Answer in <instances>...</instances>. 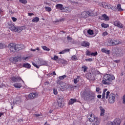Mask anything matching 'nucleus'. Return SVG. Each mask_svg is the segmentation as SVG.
<instances>
[{"label":"nucleus","mask_w":125,"mask_h":125,"mask_svg":"<svg viewBox=\"0 0 125 125\" xmlns=\"http://www.w3.org/2000/svg\"><path fill=\"white\" fill-rule=\"evenodd\" d=\"M109 95H110V91H108L107 92H106V96H105L106 99H108V98H109Z\"/></svg>","instance_id":"nucleus-49"},{"label":"nucleus","mask_w":125,"mask_h":125,"mask_svg":"<svg viewBox=\"0 0 125 125\" xmlns=\"http://www.w3.org/2000/svg\"><path fill=\"white\" fill-rule=\"evenodd\" d=\"M38 64L39 66H47V62L43 60H38Z\"/></svg>","instance_id":"nucleus-12"},{"label":"nucleus","mask_w":125,"mask_h":125,"mask_svg":"<svg viewBox=\"0 0 125 125\" xmlns=\"http://www.w3.org/2000/svg\"><path fill=\"white\" fill-rule=\"evenodd\" d=\"M102 35L103 37H105V36L108 35V32H107V31H105L103 33Z\"/></svg>","instance_id":"nucleus-56"},{"label":"nucleus","mask_w":125,"mask_h":125,"mask_svg":"<svg viewBox=\"0 0 125 125\" xmlns=\"http://www.w3.org/2000/svg\"><path fill=\"white\" fill-rule=\"evenodd\" d=\"M81 15L83 18H85L87 17V11H84L82 13Z\"/></svg>","instance_id":"nucleus-30"},{"label":"nucleus","mask_w":125,"mask_h":125,"mask_svg":"<svg viewBox=\"0 0 125 125\" xmlns=\"http://www.w3.org/2000/svg\"><path fill=\"white\" fill-rule=\"evenodd\" d=\"M101 90V89L98 87H96V92H98V93H99L100 94H101V91H100Z\"/></svg>","instance_id":"nucleus-44"},{"label":"nucleus","mask_w":125,"mask_h":125,"mask_svg":"<svg viewBox=\"0 0 125 125\" xmlns=\"http://www.w3.org/2000/svg\"><path fill=\"white\" fill-rule=\"evenodd\" d=\"M67 41H72L73 40V39L71 38V37L70 36H67Z\"/></svg>","instance_id":"nucleus-59"},{"label":"nucleus","mask_w":125,"mask_h":125,"mask_svg":"<svg viewBox=\"0 0 125 125\" xmlns=\"http://www.w3.org/2000/svg\"><path fill=\"white\" fill-rule=\"evenodd\" d=\"M123 104H125V95L123 96Z\"/></svg>","instance_id":"nucleus-60"},{"label":"nucleus","mask_w":125,"mask_h":125,"mask_svg":"<svg viewBox=\"0 0 125 125\" xmlns=\"http://www.w3.org/2000/svg\"><path fill=\"white\" fill-rule=\"evenodd\" d=\"M23 68H26V69H30L31 68V64L29 63H24L22 65Z\"/></svg>","instance_id":"nucleus-22"},{"label":"nucleus","mask_w":125,"mask_h":125,"mask_svg":"<svg viewBox=\"0 0 125 125\" xmlns=\"http://www.w3.org/2000/svg\"><path fill=\"white\" fill-rule=\"evenodd\" d=\"M113 24L114 26H116V27H118V28H121V29L124 28V26L123 25V24L121 23V22L119 21H115L113 22Z\"/></svg>","instance_id":"nucleus-13"},{"label":"nucleus","mask_w":125,"mask_h":125,"mask_svg":"<svg viewBox=\"0 0 125 125\" xmlns=\"http://www.w3.org/2000/svg\"><path fill=\"white\" fill-rule=\"evenodd\" d=\"M13 86L16 88H21V87H22V84L21 83H14L13 84Z\"/></svg>","instance_id":"nucleus-21"},{"label":"nucleus","mask_w":125,"mask_h":125,"mask_svg":"<svg viewBox=\"0 0 125 125\" xmlns=\"http://www.w3.org/2000/svg\"><path fill=\"white\" fill-rule=\"evenodd\" d=\"M42 47L43 50H45L46 51H49L50 50V49L46 47V46H42Z\"/></svg>","instance_id":"nucleus-33"},{"label":"nucleus","mask_w":125,"mask_h":125,"mask_svg":"<svg viewBox=\"0 0 125 125\" xmlns=\"http://www.w3.org/2000/svg\"><path fill=\"white\" fill-rule=\"evenodd\" d=\"M121 125V119H116L113 122H109L107 125Z\"/></svg>","instance_id":"nucleus-7"},{"label":"nucleus","mask_w":125,"mask_h":125,"mask_svg":"<svg viewBox=\"0 0 125 125\" xmlns=\"http://www.w3.org/2000/svg\"><path fill=\"white\" fill-rule=\"evenodd\" d=\"M71 60L73 61H77V60H78V58L76 56V55H73L71 57Z\"/></svg>","instance_id":"nucleus-37"},{"label":"nucleus","mask_w":125,"mask_h":125,"mask_svg":"<svg viewBox=\"0 0 125 125\" xmlns=\"http://www.w3.org/2000/svg\"><path fill=\"white\" fill-rule=\"evenodd\" d=\"M31 51H34V52H35V51H36V50H38V51H39V53H42V50H41L40 49V48L39 47H37L36 48V49H31Z\"/></svg>","instance_id":"nucleus-31"},{"label":"nucleus","mask_w":125,"mask_h":125,"mask_svg":"<svg viewBox=\"0 0 125 125\" xmlns=\"http://www.w3.org/2000/svg\"><path fill=\"white\" fill-rule=\"evenodd\" d=\"M83 98L85 101H91L94 102L95 101V93L93 92H85L83 93Z\"/></svg>","instance_id":"nucleus-1"},{"label":"nucleus","mask_w":125,"mask_h":125,"mask_svg":"<svg viewBox=\"0 0 125 125\" xmlns=\"http://www.w3.org/2000/svg\"><path fill=\"white\" fill-rule=\"evenodd\" d=\"M73 82L75 83H78V82H79V80H78V78L74 79L73 80Z\"/></svg>","instance_id":"nucleus-58"},{"label":"nucleus","mask_w":125,"mask_h":125,"mask_svg":"<svg viewBox=\"0 0 125 125\" xmlns=\"http://www.w3.org/2000/svg\"><path fill=\"white\" fill-rule=\"evenodd\" d=\"M53 92H54V94H55V95H57L58 92L57 91V89H53Z\"/></svg>","instance_id":"nucleus-53"},{"label":"nucleus","mask_w":125,"mask_h":125,"mask_svg":"<svg viewBox=\"0 0 125 125\" xmlns=\"http://www.w3.org/2000/svg\"><path fill=\"white\" fill-rule=\"evenodd\" d=\"M86 62H92L93 60L92 58L86 59L85 60Z\"/></svg>","instance_id":"nucleus-50"},{"label":"nucleus","mask_w":125,"mask_h":125,"mask_svg":"<svg viewBox=\"0 0 125 125\" xmlns=\"http://www.w3.org/2000/svg\"><path fill=\"white\" fill-rule=\"evenodd\" d=\"M113 62L115 63H120V60H114V61H113Z\"/></svg>","instance_id":"nucleus-62"},{"label":"nucleus","mask_w":125,"mask_h":125,"mask_svg":"<svg viewBox=\"0 0 125 125\" xmlns=\"http://www.w3.org/2000/svg\"><path fill=\"white\" fill-rule=\"evenodd\" d=\"M12 19L13 22H16V21H17V19L15 17H12Z\"/></svg>","instance_id":"nucleus-61"},{"label":"nucleus","mask_w":125,"mask_h":125,"mask_svg":"<svg viewBox=\"0 0 125 125\" xmlns=\"http://www.w3.org/2000/svg\"><path fill=\"white\" fill-rule=\"evenodd\" d=\"M10 50L12 52H15V51H19V50H21L24 48V45L15 44L14 43H10L9 44Z\"/></svg>","instance_id":"nucleus-3"},{"label":"nucleus","mask_w":125,"mask_h":125,"mask_svg":"<svg viewBox=\"0 0 125 125\" xmlns=\"http://www.w3.org/2000/svg\"><path fill=\"white\" fill-rule=\"evenodd\" d=\"M71 3L78 4V2H76V1H73V0L71 1Z\"/></svg>","instance_id":"nucleus-64"},{"label":"nucleus","mask_w":125,"mask_h":125,"mask_svg":"<svg viewBox=\"0 0 125 125\" xmlns=\"http://www.w3.org/2000/svg\"><path fill=\"white\" fill-rule=\"evenodd\" d=\"M115 80V76L112 74H106L104 76V79L102 81L103 84L109 85L113 81Z\"/></svg>","instance_id":"nucleus-2"},{"label":"nucleus","mask_w":125,"mask_h":125,"mask_svg":"<svg viewBox=\"0 0 125 125\" xmlns=\"http://www.w3.org/2000/svg\"><path fill=\"white\" fill-rule=\"evenodd\" d=\"M11 80L13 83H16L17 82V78L15 77L11 78Z\"/></svg>","instance_id":"nucleus-36"},{"label":"nucleus","mask_w":125,"mask_h":125,"mask_svg":"<svg viewBox=\"0 0 125 125\" xmlns=\"http://www.w3.org/2000/svg\"><path fill=\"white\" fill-rule=\"evenodd\" d=\"M17 82H20V81H22L23 83H24V81L22 80V79L20 77H17Z\"/></svg>","instance_id":"nucleus-54"},{"label":"nucleus","mask_w":125,"mask_h":125,"mask_svg":"<svg viewBox=\"0 0 125 125\" xmlns=\"http://www.w3.org/2000/svg\"><path fill=\"white\" fill-rule=\"evenodd\" d=\"M106 91H107V89H104L103 91V94H102V98L104 99L105 98V95Z\"/></svg>","instance_id":"nucleus-38"},{"label":"nucleus","mask_w":125,"mask_h":125,"mask_svg":"<svg viewBox=\"0 0 125 125\" xmlns=\"http://www.w3.org/2000/svg\"><path fill=\"white\" fill-rule=\"evenodd\" d=\"M5 47V44L4 43H0V49H2V48H4Z\"/></svg>","instance_id":"nucleus-45"},{"label":"nucleus","mask_w":125,"mask_h":125,"mask_svg":"<svg viewBox=\"0 0 125 125\" xmlns=\"http://www.w3.org/2000/svg\"><path fill=\"white\" fill-rule=\"evenodd\" d=\"M69 51H70V49H65L61 52H60L59 54H64V53H66V52H69Z\"/></svg>","instance_id":"nucleus-27"},{"label":"nucleus","mask_w":125,"mask_h":125,"mask_svg":"<svg viewBox=\"0 0 125 125\" xmlns=\"http://www.w3.org/2000/svg\"><path fill=\"white\" fill-rule=\"evenodd\" d=\"M97 54H98V53H97V52H95L94 53H91L92 56H96Z\"/></svg>","instance_id":"nucleus-57"},{"label":"nucleus","mask_w":125,"mask_h":125,"mask_svg":"<svg viewBox=\"0 0 125 125\" xmlns=\"http://www.w3.org/2000/svg\"><path fill=\"white\" fill-rule=\"evenodd\" d=\"M56 8L57 9H60V10H64V7L62 4H58L56 5Z\"/></svg>","instance_id":"nucleus-18"},{"label":"nucleus","mask_w":125,"mask_h":125,"mask_svg":"<svg viewBox=\"0 0 125 125\" xmlns=\"http://www.w3.org/2000/svg\"><path fill=\"white\" fill-rule=\"evenodd\" d=\"M89 81H95V74L93 73H88L86 76Z\"/></svg>","instance_id":"nucleus-5"},{"label":"nucleus","mask_w":125,"mask_h":125,"mask_svg":"<svg viewBox=\"0 0 125 125\" xmlns=\"http://www.w3.org/2000/svg\"><path fill=\"white\" fill-rule=\"evenodd\" d=\"M87 69H88V67H87V66L85 65H83L82 67V71H83L84 72H86V71L87 70Z\"/></svg>","instance_id":"nucleus-32"},{"label":"nucleus","mask_w":125,"mask_h":125,"mask_svg":"<svg viewBox=\"0 0 125 125\" xmlns=\"http://www.w3.org/2000/svg\"><path fill=\"white\" fill-rule=\"evenodd\" d=\"M87 33L88 34V35H93V30H91V29H89L87 31Z\"/></svg>","instance_id":"nucleus-42"},{"label":"nucleus","mask_w":125,"mask_h":125,"mask_svg":"<svg viewBox=\"0 0 125 125\" xmlns=\"http://www.w3.org/2000/svg\"><path fill=\"white\" fill-rule=\"evenodd\" d=\"M40 21V18H39V17H35L34 19H33L32 20V22H33V23H37V22H39Z\"/></svg>","instance_id":"nucleus-29"},{"label":"nucleus","mask_w":125,"mask_h":125,"mask_svg":"<svg viewBox=\"0 0 125 125\" xmlns=\"http://www.w3.org/2000/svg\"><path fill=\"white\" fill-rule=\"evenodd\" d=\"M58 58H59L58 56L55 55L53 58H52V59L54 60V61H56L58 60Z\"/></svg>","instance_id":"nucleus-46"},{"label":"nucleus","mask_w":125,"mask_h":125,"mask_svg":"<svg viewBox=\"0 0 125 125\" xmlns=\"http://www.w3.org/2000/svg\"><path fill=\"white\" fill-rule=\"evenodd\" d=\"M108 42L109 45H110V46H114L115 42H114V41H113V40H112V39H110L108 41Z\"/></svg>","instance_id":"nucleus-26"},{"label":"nucleus","mask_w":125,"mask_h":125,"mask_svg":"<svg viewBox=\"0 0 125 125\" xmlns=\"http://www.w3.org/2000/svg\"><path fill=\"white\" fill-rule=\"evenodd\" d=\"M102 4L104 8H107V5L108 4L107 3H106L105 2H103V4Z\"/></svg>","instance_id":"nucleus-40"},{"label":"nucleus","mask_w":125,"mask_h":125,"mask_svg":"<svg viewBox=\"0 0 125 125\" xmlns=\"http://www.w3.org/2000/svg\"><path fill=\"white\" fill-rule=\"evenodd\" d=\"M45 9L46 11H48V12H50V11H51L52 10L50 7H45Z\"/></svg>","instance_id":"nucleus-43"},{"label":"nucleus","mask_w":125,"mask_h":125,"mask_svg":"<svg viewBox=\"0 0 125 125\" xmlns=\"http://www.w3.org/2000/svg\"><path fill=\"white\" fill-rule=\"evenodd\" d=\"M28 16H32V15H34V13H28Z\"/></svg>","instance_id":"nucleus-63"},{"label":"nucleus","mask_w":125,"mask_h":125,"mask_svg":"<svg viewBox=\"0 0 125 125\" xmlns=\"http://www.w3.org/2000/svg\"><path fill=\"white\" fill-rule=\"evenodd\" d=\"M101 51L103 53H105V54H107V55H109L110 54V53H111V51L109 50H107L106 49V48H102L101 49Z\"/></svg>","instance_id":"nucleus-19"},{"label":"nucleus","mask_w":125,"mask_h":125,"mask_svg":"<svg viewBox=\"0 0 125 125\" xmlns=\"http://www.w3.org/2000/svg\"><path fill=\"white\" fill-rule=\"evenodd\" d=\"M75 102H77V99H71L68 103L69 105H73Z\"/></svg>","instance_id":"nucleus-23"},{"label":"nucleus","mask_w":125,"mask_h":125,"mask_svg":"<svg viewBox=\"0 0 125 125\" xmlns=\"http://www.w3.org/2000/svg\"><path fill=\"white\" fill-rule=\"evenodd\" d=\"M87 17H88V16H94V14L91 12L87 11Z\"/></svg>","instance_id":"nucleus-39"},{"label":"nucleus","mask_w":125,"mask_h":125,"mask_svg":"<svg viewBox=\"0 0 125 125\" xmlns=\"http://www.w3.org/2000/svg\"><path fill=\"white\" fill-rule=\"evenodd\" d=\"M10 30L11 31H13V32H17V33H20L21 31L24 29L23 26H17L16 27L13 24H10L9 27Z\"/></svg>","instance_id":"nucleus-4"},{"label":"nucleus","mask_w":125,"mask_h":125,"mask_svg":"<svg viewBox=\"0 0 125 125\" xmlns=\"http://www.w3.org/2000/svg\"><path fill=\"white\" fill-rule=\"evenodd\" d=\"M92 123H93V125H99L100 124L99 119L96 117L94 121H93V122H92Z\"/></svg>","instance_id":"nucleus-20"},{"label":"nucleus","mask_w":125,"mask_h":125,"mask_svg":"<svg viewBox=\"0 0 125 125\" xmlns=\"http://www.w3.org/2000/svg\"><path fill=\"white\" fill-rule=\"evenodd\" d=\"M99 18L101 20H105V21H109L110 20V18L105 14L102 15Z\"/></svg>","instance_id":"nucleus-14"},{"label":"nucleus","mask_w":125,"mask_h":125,"mask_svg":"<svg viewBox=\"0 0 125 125\" xmlns=\"http://www.w3.org/2000/svg\"><path fill=\"white\" fill-rule=\"evenodd\" d=\"M100 109L101 111V116H104V114H105V109L103 108L102 106L100 107Z\"/></svg>","instance_id":"nucleus-28"},{"label":"nucleus","mask_w":125,"mask_h":125,"mask_svg":"<svg viewBox=\"0 0 125 125\" xmlns=\"http://www.w3.org/2000/svg\"><path fill=\"white\" fill-rule=\"evenodd\" d=\"M65 78H67V76L65 75H63V76H60V77H59V79L60 80H64V79H65Z\"/></svg>","instance_id":"nucleus-48"},{"label":"nucleus","mask_w":125,"mask_h":125,"mask_svg":"<svg viewBox=\"0 0 125 125\" xmlns=\"http://www.w3.org/2000/svg\"><path fill=\"white\" fill-rule=\"evenodd\" d=\"M57 84L60 85L59 86L60 88H61L62 91H64V90L65 89V88H66V87H65V85H62V84H63V82H61L60 80H57Z\"/></svg>","instance_id":"nucleus-9"},{"label":"nucleus","mask_w":125,"mask_h":125,"mask_svg":"<svg viewBox=\"0 0 125 125\" xmlns=\"http://www.w3.org/2000/svg\"><path fill=\"white\" fill-rule=\"evenodd\" d=\"M115 42V45H118V44H120V43H121V42H120V41H119L118 40H115L113 41Z\"/></svg>","instance_id":"nucleus-35"},{"label":"nucleus","mask_w":125,"mask_h":125,"mask_svg":"<svg viewBox=\"0 0 125 125\" xmlns=\"http://www.w3.org/2000/svg\"><path fill=\"white\" fill-rule=\"evenodd\" d=\"M20 2H21V3H23V4H26L28 1L27 0H19Z\"/></svg>","instance_id":"nucleus-41"},{"label":"nucleus","mask_w":125,"mask_h":125,"mask_svg":"<svg viewBox=\"0 0 125 125\" xmlns=\"http://www.w3.org/2000/svg\"><path fill=\"white\" fill-rule=\"evenodd\" d=\"M39 96V92H35L30 93L28 95V98L29 99H35V98H37Z\"/></svg>","instance_id":"nucleus-6"},{"label":"nucleus","mask_w":125,"mask_h":125,"mask_svg":"<svg viewBox=\"0 0 125 125\" xmlns=\"http://www.w3.org/2000/svg\"><path fill=\"white\" fill-rule=\"evenodd\" d=\"M112 7H113L112 5H111L110 4H107L106 8H108V9H112Z\"/></svg>","instance_id":"nucleus-51"},{"label":"nucleus","mask_w":125,"mask_h":125,"mask_svg":"<svg viewBox=\"0 0 125 125\" xmlns=\"http://www.w3.org/2000/svg\"><path fill=\"white\" fill-rule=\"evenodd\" d=\"M86 55H87L88 56H89V55H91V52L87 50V51H86Z\"/></svg>","instance_id":"nucleus-55"},{"label":"nucleus","mask_w":125,"mask_h":125,"mask_svg":"<svg viewBox=\"0 0 125 125\" xmlns=\"http://www.w3.org/2000/svg\"><path fill=\"white\" fill-rule=\"evenodd\" d=\"M87 118L89 122H90L91 123L93 122V121H94V120L96 119V117H95V116L94 114H90V113L88 114Z\"/></svg>","instance_id":"nucleus-11"},{"label":"nucleus","mask_w":125,"mask_h":125,"mask_svg":"<svg viewBox=\"0 0 125 125\" xmlns=\"http://www.w3.org/2000/svg\"><path fill=\"white\" fill-rule=\"evenodd\" d=\"M101 26L102 28H108L109 27V24H105L104 23H102Z\"/></svg>","instance_id":"nucleus-34"},{"label":"nucleus","mask_w":125,"mask_h":125,"mask_svg":"<svg viewBox=\"0 0 125 125\" xmlns=\"http://www.w3.org/2000/svg\"><path fill=\"white\" fill-rule=\"evenodd\" d=\"M115 53L117 56H118V57L123 56V55H124V50L121 48H119L116 51Z\"/></svg>","instance_id":"nucleus-10"},{"label":"nucleus","mask_w":125,"mask_h":125,"mask_svg":"<svg viewBox=\"0 0 125 125\" xmlns=\"http://www.w3.org/2000/svg\"><path fill=\"white\" fill-rule=\"evenodd\" d=\"M117 9L120 12H122V11H124V9L122 8V6H121V4H118L117 5Z\"/></svg>","instance_id":"nucleus-24"},{"label":"nucleus","mask_w":125,"mask_h":125,"mask_svg":"<svg viewBox=\"0 0 125 125\" xmlns=\"http://www.w3.org/2000/svg\"><path fill=\"white\" fill-rule=\"evenodd\" d=\"M108 101L109 103H114L116 101V96L114 94H110L109 96Z\"/></svg>","instance_id":"nucleus-8"},{"label":"nucleus","mask_w":125,"mask_h":125,"mask_svg":"<svg viewBox=\"0 0 125 125\" xmlns=\"http://www.w3.org/2000/svg\"><path fill=\"white\" fill-rule=\"evenodd\" d=\"M13 61H15V62H18V61H21L22 58H21V56L15 57L14 58H12Z\"/></svg>","instance_id":"nucleus-17"},{"label":"nucleus","mask_w":125,"mask_h":125,"mask_svg":"<svg viewBox=\"0 0 125 125\" xmlns=\"http://www.w3.org/2000/svg\"><path fill=\"white\" fill-rule=\"evenodd\" d=\"M69 87H70L71 89H72V88L74 89L75 88V87H77V86L67 85V86H66V88H69Z\"/></svg>","instance_id":"nucleus-47"},{"label":"nucleus","mask_w":125,"mask_h":125,"mask_svg":"<svg viewBox=\"0 0 125 125\" xmlns=\"http://www.w3.org/2000/svg\"><path fill=\"white\" fill-rule=\"evenodd\" d=\"M63 101V99L62 98H59L58 99V103L59 107H63V106H64Z\"/></svg>","instance_id":"nucleus-15"},{"label":"nucleus","mask_w":125,"mask_h":125,"mask_svg":"<svg viewBox=\"0 0 125 125\" xmlns=\"http://www.w3.org/2000/svg\"><path fill=\"white\" fill-rule=\"evenodd\" d=\"M32 64L33 65V66H34V67L37 68V69H39V68H40V65H37L35 62H32Z\"/></svg>","instance_id":"nucleus-52"},{"label":"nucleus","mask_w":125,"mask_h":125,"mask_svg":"<svg viewBox=\"0 0 125 125\" xmlns=\"http://www.w3.org/2000/svg\"><path fill=\"white\" fill-rule=\"evenodd\" d=\"M81 45L82 46L87 47V46H89V45H90V43H89L87 41H83L81 43Z\"/></svg>","instance_id":"nucleus-16"},{"label":"nucleus","mask_w":125,"mask_h":125,"mask_svg":"<svg viewBox=\"0 0 125 125\" xmlns=\"http://www.w3.org/2000/svg\"><path fill=\"white\" fill-rule=\"evenodd\" d=\"M64 12H66V13H69L72 11V9L69 7H65L64 8L63 10Z\"/></svg>","instance_id":"nucleus-25"}]
</instances>
